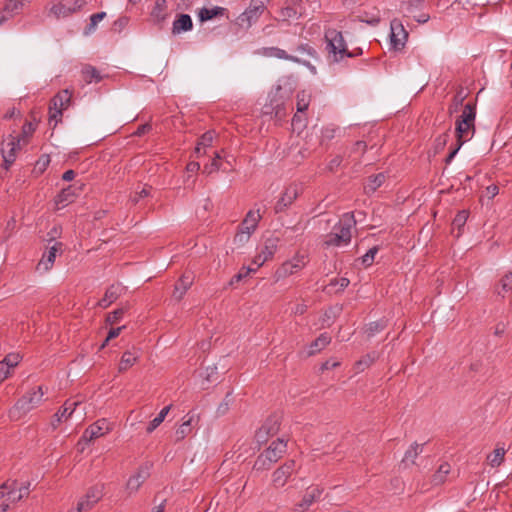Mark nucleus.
Masks as SVG:
<instances>
[{"mask_svg":"<svg viewBox=\"0 0 512 512\" xmlns=\"http://www.w3.org/2000/svg\"><path fill=\"white\" fill-rule=\"evenodd\" d=\"M300 193V188L297 184L289 185L285 191L283 192L280 199L275 204V212L279 213L284 211L288 206H290L298 197Z\"/></svg>","mask_w":512,"mask_h":512,"instance_id":"obj_14","label":"nucleus"},{"mask_svg":"<svg viewBox=\"0 0 512 512\" xmlns=\"http://www.w3.org/2000/svg\"><path fill=\"white\" fill-rule=\"evenodd\" d=\"M323 493V489L318 486H312L307 488L302 500L297 503L294 507L296 512H305L309 507L320 498Z\"/></svg>","mask_w":512,"mask_h":512,"instance_id":"obj_16","label":"nucleus"},{"mask_svg":"<svg viewBox=\"0 0 512 512\" xmlns=\"http://www.w3.org/2000/svg\"><path fill=\"white\" fill-rule=\"evenodd\" d=\"M423 2L424 0H406L403 5H405V10L407 12H412L414 9L420 7Z\"/></svg>","mask_w":512,"mask_h":512,"instance_id":"obj_56","label":"nucleus"},{"mask_svg":"<svg viewBox=\"0 0 512 512\" xmlns=\"http://www.w3.org/2000/svg\"><path fill=\"white\" fill-rule=\"evenodd\" d=\"M62 109L55 107L54 105L50 104L49 106V121H54V126L57 125L58 122L61 121L62 117Z\"/></svg>","mask_w":512,"mask_h":512,"instance_id":"obj_47","label":"nucleus"},{"mask_svg":"<svg viewBox=\"0 0 512 512\" xmlns=\"http://www.w3.org/2000/svg\"><path fill=\"white\" fill-rule=\"evenodd\" d=\"M310 103V94L301 91L297 94V111L304 112L308 109Z\"/></svg>","mask_w":512,"mask_h":512,"instance_id":"obj_42","label":"nucleus"},{"mask_svg":"<svg viewBox=\"0 0 512 512\" xmlns=\"http://www.w3.org/2000/svg\"><path fill=\"white\" fill-rule=\"evenodd\" d=\"M386 176L384 173H379L374 176H370L364 186L366 194L374 193L382 184L385 182Z\"/></svg>","mask_w":512,"mask_h":512,"instance_id":"obj_31","label":"nucleus"},{"mask_svg":"<svg viewBox=\"0 0 512 512\" xmlns=\"http://www.w3.org/2000/svg\"><path fill=\"white\" fill-rule=\"evenodd\" d=\"M286 451L287 441L284 438H277L257 457L254 463V469L257 471L269 469L273 463H276L282 458Z\"/></svg>","mask_w":512,"mask_h":512,"instance_id":"obj_3","label":"nucleus"},{"mask_svg":"<svg viewBox=\"0 0 512 512\" xmlns=\"http://www.w3.org/2000/svg\"><path fill=\"white\" fill-rule=\"evenodd\" d=\"M355 223L356 221L352 213L344 214L339 221L338 227H334L335 232L326 235L324 245L329 247L349 244L351 241V229Z\"/></svg>","mask_w":512,"mask_h":512,"instance_id":"obj_4","label":"nucleus"},{"mask_svg":"<svg viewBox=\"0 0 512 512\" xmlns=\"http://www.w3.org/2000/svg\"><path fill=\"white\" fill-rule=\"evenodd\" d=\"M326 50L332 62H339L344 57H354L356 54L348 51L340 31L329 28L325 31Z\"/></svg>","mask_w":512,"mask_h":512,"instance_id":"obj_2","label":"nucleus"},{"mask_svg":"<svg viewBox=\"0 0 512 512\" xmlns=\"http://www.w3.org/2000/svg\"><path fill=\"white\" fill-rule=\"evenodd\" d=\"M263 55L266 57H274L278 59H284L289 60L296 63H302V61L293 55L287 54V52L283 49H280L278 47H267L263 49ZM303 64H306V62H303Z\"/></svg>","mask_w":512,"mask_h":512,"instance_id":"obj_28","label":"nucleus"},{"mask_svg":"<svg viewBox=\"0 0 512 512\" xmlns=\"http://www.w3.org/2000/svg\"><path fill=\"white\" fill-rule=\"evenodd\" d=\"M112 429L110 422H108L105 418L99 419L95 423L91 424L84 431L81 440L85 442H90L95 440L101 436H104Z\"/></svg>","mask_w":512,"mask_h":512,"instance_id":"obj_9","label":"nucleus"},{"mask_svg":"<svg viewBox=\"0 0 512 512\" xmlns=\"http://www.w3.org/2000/svg\"><path fill=\"white\" fill-rule=\"evenodd\" d=\"M21 139L10 136L7 141L2 143L1 153L5 163V168L12 165L16 159V153L20 149Z\"/></svg>","mask_w":512,"mask_h":512,"instance_id":"obj_10","label":"nucleus"},{"mask_svg":"<svg viewBox=\"0 0 512 512\" xmlns=\"http://www.w3.org/2000/svg\"><path fill=\"white\" fill-rule=\"evenodd\" d=\"M295 465L296 463L294 460H289L277 468L272 474L273 486L276 488L283 487L295 471Z\"/></svg>","mask_w":512,"mask_h":512,"instance_id":"obj_11","label":"nucleus"},{"mask_svg":"<svg viewBox=\"0 0 512 512\" xmlns=\"http://www.w3.org/2000/svg\"><path fill=\"white\" fill-rule=\"evenodd\" d=\"M79 404V401L67 400L60 410L53 416L52 425L56 427L63 419H68Z\"/></svg>","mask_w":512,"mask_h":512,"instance_id":"obj_22","label":"nucleus"},{"mask_svg":"<svg viewBox=\"0 0 512 512\" xmlns=\"http://www.w3.org/2000/svg\"><path fill=\"white\" fill-rule=\"evenodd\" d=\"M278 247V239L276 238H268L264 242V246L261 249V251L254 257L253 264L259 268L262 266L266 261L271 259Z\"/></svg>","mask_w":512,"mask_h":512,"instance_id":"obj_13","label":"nucleus"},{"mask_svg":"<svg viewBox=\"0 0 512 512\" xmlns=\"http://www.w3.org/2000/svg\"><path fill=\"white\" fill-rule=\"evenodd\" d=\"M192 432V417L184 421L180 427L175 431V440L182 441L186 436Z\"/></svg>","mask_w":512,"mask_h":512,"instance_id":"obj_38","label":"nucleus"},{"mask_svg":"<svg viewBox=\"0 0 512 512\" xmlns=\"http://www.w3.org/2000/svg\"><path fill=\"white\" fill-rule=\"evenodd\" d=\"M467 218H468V212L465 210H462V211L458 212V214L455 216L452 224H453V226L461 228L466 223Z\"/></svg>","mask_w":512,"mask_h":512,"instance_id":"obj_52","label":"nucleus"},{"mask_svg":"<svg viewBox=\"0 0 512 512\" xmlns=\"http://www.w3.org/2000/svg\"><path fill=\"white\" fill-rule=\"evenodd\" d=\"M500 289H497L499 295H503L512 290V273L505 274L500 280Z\"/></svg>","mask_w":512,"mask_h":512,"instance_id":"obj_41","label":"nucleus"},{"mask_svg":"<svg viewBox=\"0 0 512 512\" xmlns=\"http://www.w3.org/2000/svg\"><path fill=\"white\" fill-rule=\"evenodd\" d=\"M77 189L78 188H76L74 185L62 189V191L58 194V196L55 199L56 206L58 208H63L66 205L72 203L76 197Z\"/></svg>","mask_w":512,"mask_h":512,"instance_id":"obj_26","label":"nucleus"},{"mask_svg":"<svg viewBox=\"0 0 512 512\" xmlns=\"http://www.w3.org/2000/svg\"><path fill=\"white\" fill-rule=\"evenodd\" d=\"M214 139V132L213 131H207L205 132L198 140V144L203 146V148H207L211 146Z\"/></svg>","mask_w":512,"mask_h":512,"instance_id":"obj_50","label":"nucleus"},{"mask_svg":"<svg viewBox=\"0 0 512 512\" xmlns=\"http://www.w3.org/2000/svg\"><path fill=\"white\" fill-rule=\"evenodd\" d=\"M423 444L413 443L410 448L405 452L402 462L407 464H414L417 456L423 451Z\"/></svg>","mask_w":512,"mask_h":512,"instance_id":"obj_35","label":"nucleus"},{"mask_svg":"<svg viewBox=\"0 0 512 512\" xmlns=\"http://www.w3.org/2000/svg\"><path fill=\"white\" fill-rule=\"evenodd\" d=\"M407 37L408 34L401 22L397 20L391 21L390 41L395 50H399L404 47Z\"/></svg>","mask_w":512,"mask_h":512,"instance_id":"obj_18","label":"nucleus"},{"mask_svg":"<svg viewBox=\"0 0 512 512\" xmlns=\"http://www.w3.org/2000/svg\"><path fill=\"white\" fill-rule=\"evenodd\" d=\"M448 138H449V129L436 139V148L437 149L443 148L446 145Z\"/></svg>","mask_w":512,"mask_h":512,"instance_id":"obj_60","label":"nucleus"},{"mask_svg":"<svg viewBox=\"0 0 512 512\" xmlns=\"http://www.w3.org/2000/svg\"><path fill=\"white\" fill-rule=\"evenodd\" d=\"M221 156L219 153H215V158L212 160V162L208 165L204 166L203 173L211 174L215 171H217L220 168L219 159Z\"/></svg>","mask_w":512,"mask_h":512,"instance_id":"obj_49","label":"nucleus"},{"mask_svg":"<svg viewBox=\"0 0 512 512\" xmlns=\"http://www.w3.org/2000/svg\"><path fill=\"white\" fill-rule=\"evenodd\" d=\"M265 114H274L276 118H282L285 115V109L282 104L277 103L273 105V101L271 100L270 105L265 106Z\"/></svg>","mask_w":512,"mask_h":512,"instance_id":"obj_43","label":"nucleus"},{"mask_svg":"<svg viewBox=\"0 0 512 512\" xmlns=\"http://www.w3.org/2000/svg\"><path fill=\"white\" fill-rule=\"evenodd\" d=\"M336 129L333 127H325L322 130V141L331 140L335 137Z\"/></svg>","mask_w":512,"mask_h":512,"instance_id":"obj_59","label":"nucleus"},{"mask_svg":"<svg viewBox=\"0 0 512 512\" xmlns=\"http://www.w3.org/2000/svg\"><path fill=\"white\" fill-rule=\"evenodd\" d=\"M50 163V159L48 156H43L41 157L37 162H36V165H35V170L38 169L39 170V173H42L46 168L47 166L49 165Z\"/></svg>","mask_w":512,"mask_h":512,"instance_id":"obj_57","label":"nucleus"},{"mask_svg":"<svg viewBox=\"0 0 512 512\" xmlns=\"http://www.w3.org/2000/svg\"><path fill=\"white\" fill-rule=\"evenodd\" d=\"M10 368L0 362V383L8 378L10 374Z\"/></svg>","mask_w":512,"mask_h":512,"instance_id":"obj_63","label":"nucleus"},{"mask_svg":"<svg viewBox=\"0 0 512 512\" xmlns=\"http://www.w3.org/2000/svg\"><path fill=\"white\" fill-rule=\"evenodd\" d=\"M270 0H250L249 6L247 9L241 13L237 22L240 26H245L246 28L251 27V25L260 18L263 12L267 8V3Z\"/></svg>","mask_w":512,"mask_h":512,"instance_id":"obj_6","label":"nucleus"},{"mask_svg":"<svg viewBox=\"0 0 512 512\" xmlns=\"http://www.w3.org/2000/svg\"><path fill=\"white\" fill-rule=\"evenodd\" d=\"M154 24L162 26V24L168 18L167 13V1L166 0H155L154 7L150 14Z\"/></svg>","mask_w":512,"mask_h":512,"instance_id":"obj_21","label":"nucleus"},{"mask_svg":"<svg viewBox=\"0 0 512 512\" xmlns=\"http://www.w3.org/2000/svg\"><path fill=\"white\" fill-rule=\"evenodd\" d=\"M124 314V309L120 308V309H116L114 310L112 313H110L108 316H107V319L106 321L109 323V324H115L117 322H119L122 318Z\"/></svg>","mask_w":512,"mask_h":512,"instance_id":"obj_53","label":"nucleus"},{"mask_svg":"<svg viewBox=\"0 0 512 512\" xmlns=\"http://www.w3.org/2000/svg\"><path fill=\"white\" fill-rule=\"evenodd\" d=\"M378 247L377 246H374L372 248H370L365 255H363L360 260H361V263L365 266V267H369L373 264L374 262V259H375V255L377 254L378 252Z\"/></svg>","mask_w":512,"mask_h":512,"instance_id":"obj_44","label":"nucleus"},{"mask_svg":"<svg viewBox=\"0 0 512 512\" xmlns=\"http://www.w3.org/2000/svg\"><path fill=\"white\" fill-rule=\"evenodd\" d=\"M385 328V324L383 322H372L368 324L366 332L369 336H373L375 333L382 331Z\"/></svg>","mask_w":512,"mask_h":512,"instance_id":"obj_54","label":"nucleus"},{"mask_svg":"<svg viewBox=\"0 0 512 512\" xmlns=\"http://www.w3.org/2000/svg\"><path fill=\"white\" fill-rule=\"evenodd\" d=\"M340 365V363L336 360L329 359L322 364L321 370H330L336 368Z\"/></svg>","mask_w":512,"mask_h":512,"instance_id":"obj_64","label":"nucleus"},{"mask_svg":"<svg viewBox=\"0 0 512 512\" xmlns=\"http://www.w3.org/2000/svg\"><path fill=\"white\" fill-rule=\"evenodd\" d=\"M62 246L63 244L61 242L54 243V245L42 255L36 267L37 271L43 273L49 271L54 265L57 253L62 250Z\"/></svg>","mask_w":512,"mask_h":512,"instance_id":"obj_15","label":"nucleus"},{"mask_svg":"<svg viewBox=\"0 0 512 512\" xmlns=\"http://www.w3.org/2000/svg\"><path fill=\"white\" fill-rule=\"evenodd\" d=\"M20 361V355L17 353L8 354L3 361H1L4 365L9 367L10 369L14 368L18 365Z\"/></svg>","mask_w":512,"mask_h":512,"instance_id":"obj_48","label":"nucleus"},{"mask_svg":"<svg viewBox=\"0 0 512 512\" xmlns=\"http://www.w3.org/2000/svg\"><path fill=\"white\" fill-rule=\"evenodd\" d=\"M306 257L304 255H297L290 262L296 268L297 271H300L306 265Z\"/></svg>","mask_w":512,"mask_h":512,"instance_id":"obj_55","label":"nucleus"},{"mask_svg":"<svg viewBox=\"0 0 512 512\" xmlns=\"http://www.w3.org/2000/svg\"><path fill=\"white\" fill-rule=\"evenodd\" d=\"M151 187H143L141 191L136 192L134 196L131 197V200L134 203H137L139 199L147 197L150 194Z\"/></svg>","mask_w":512,"mask_h":512,"instance_id":"obj_58","label":"nucleus"},{"mask_svg":"<svg viewBox=\"0 0 512 512\" xmlns=\"http://www.w3.org/2000/svg\"><path fill=\"white\" fill-rule=\"evenodd\" d=\"M24 497L22 489H16V482H5L0 486V499L10 503L18 502Z\"/></svg>","mask_w":512,"mask_h":512,"instance_id":"obj_19","label":"nucleus"},{"mask_svg":"<svg viewBox=\"0 0 512 512\" xmlns=\"http://www.w3.org/2000/svg\"><path fill=\"white\" fill-rule=\"evenodd\" d=\"M227 9L224 7L215 6L212 8L203 7L198 11V17L201 22L209 21L216 17H222L226 14Z\"/></svg>","mask_w":512,"mask_h":512,"instance_id":"obj_29","label":"nucleus"},{"mask_svg":"<svg viewBox=\"0 0 512 512\" xmlns=\"http://www.w3.org/2000/svg\"><path fill=\"white\" fill-rule=\"evenodd\" d=\"M34 131V125L31 122L26 121L22 127L21 136H18L17 138H20L23 144H27L28 138L33 134Z\"/></svg>","mask_w":512,"mask_h":512,"instance_id":"obj_45","label":"nucleus"},{"mask_svg":"<svg viewBox=\"0 0 512 512\" xmlns=\"http://www.w3.org/2000/svg\"><path fill=\"white\" fill-rule=\"evenodd\" d=\"M193 28V21L188 14H179L172 24V34L178 35Z\"/></svg>","mask_w":512,"mask_h":512,"instance_id":"obj_24","label":"nucleus"},{"mask_svg":"<svg viewBox=\"0 0 512 512\" xmlns=\"http://www.w3.org/2000/svg\"><path fill=\"white\" fill-rule=\"evenodd\" d=\"M82 74H83V79L87 83H91L93 80H95L96 82H99L102 79L99 71L95 67L90 66V65H87L82 69Z\"/></svg>","mask_w":512,"mask_h":512,"instance_id":"obj_39","label":"nucleus"},{"mask_svg":"<svg viewBox=\"0 0 512 512\" xmlns=\"http://www.w3.org/2000/svg\"><path fill=\"white\" fill-rule=\"evenodd\" d=\"M193 283V277L188 274H183L180 279L177 281L173 291V298L177 301H180L187 290L191 287Z\"/></svg>","mask_w":512,"mask_h":512,"instance_id":"obj_25","label":"nucleus"},{"mask_svg":"<svg viewBox=\"0 0 512 512\" xmlns=\"http://www.w3.org/2000/svg\"><path fill=\"white\" fill-rule=\"evenodd\" d=\"M124 288L120 284H113L107 288L102 299L99 300L98 305L102 308H107L115 302L122 294Z\"/></svg>","mask_w":512,"mask_h":512,"instance_id":"obj_23","label":"nucleus"},{"mask_svg":"<svg viewBox=\"0 0 512 512\" xmlns=\"http://www.w3.org/2000/svg\"><path fill=\"white\" fill-rule=\"evenodd\" d=\"M476 104L467 103L464 105L462 114L455 123L456 142L463 145L469 141L475 133Z\"/></svg>","mask_w":512,"mask_h":512,"instance_id":"obj_1","label":"nucleus"},{"mask_svg":"<svg viewBox=\"0 0 512 512\" xmlns=\"http://www.w3.org/2000/svg\"><path fill=\"white\" fill-rule=\"evenodd\" d=\"M373 359L370 356H367L356 363V367L358 370H363L365 367H368L372 363Z\"/></svg>","mask_w":512,"mask_h":512,"instance_id":"obj_62","label":"nucleus"},{"mask_svg":"<svg viewBox=\"0 0 512 512\" xmlns=\"http://www.w3.org/2000/svg\"><path fill=\"white\" fill-rule=\"evenodd\" d=\"M105 17H106L105 12H99V13H95V14L91 15L90 24L88 25L87 29H89V31L95 30L97 24L100 21H102Z\"/></svg>","mask_w":512,"mask_h":512,"instance_id":"obj_51","label":"nucleus"},{"mask_svg":"<svg viewBox=\"0 0 512 512\" xmlns=\"http://www.w3.org/2000/svg\"><path fill=\"white\" fill-rule=\"evenodd\" d=\"M349 283H350V281L348 278L342 277L340 279L332 280L330 285H338L340 290H343L349 285Z\"/></svg>","mask_w":512,"mask_h":512,"instance_id":"obj_61","label":"nucleus"},{"mask_svg":"<svg viewBox=\"0 0 512 512\" xmlns=\"http://www.w3.org/2000/svg\"><path fill=\"white\" fill-rule=\"evenodd\" d=\"M281 424V415L272 414L270 415L262 426L256 431L255 438L258 443L267 442L270 436H274L278 433Z\"/></svg>","mask_w":512,"mask_h":512,"instance_id":"obj_8","label":"nucleus"},{"mask_svg":"<svg viewBox=\"0 0 512 512\" xmlns=\"http://www.w3.org/2000/svg\"><path fill=\"white\" fill-rule=\"evenodd\" d=\"M103 497V487L96 485L90 487L85 496L78 501L79 509L89 511L91 510Z\"/></svg>","mask_w":512,"mask_h":512,"instance_id":"obj_12","label":"nucleus"},{"mask_svg":"<svg viewBox=\"0 0 512 512\" xmlns=\"http://www.w3.org/2000/svg\"><path fill=\"white\" fill-rule=\"evenodd\" d=\"M298 271L296 268L292 265L290 261L284 262L275 272V278L276 280H280L282 278H286L294 273H297Z\"/></svg>","mask_w":512,"mask_h":512,"instance_id":"obj_36","label":"nucleus"},{"mask_svg":"<svg viewBox=\"0 0 512 512\" xmlns=\"http://www.w3.org/2000/svg\"><path fill=\"white\" fill-rule=\"evenodd\" d=\"M331 342V337L327 333H322L309 346L307 356H312L323 350Z\"/></svg>","mask_w":512,"mask_h":512,"instance_id":"obj_30","label":"nucleus"},{"mask_svg":"<svg viewBox=\"0 0 512 512\" xmlns=\"http://www.w3.org/2000/svg\"><path fill=\"white\" fill-rule=\"evenodd\" d=\"M261 219V214L259 210L257 211H249L242 221L239 231L234 237V242L240 245L248 242L251 237V234L255 231L259 220Z\"/></svg>","mask_w":512,"mask_h":512,"instance_id":"obj_7","label":"nucleus"},{"mask_svg":"<svg viewBox=\"0 0 512 512\" xmlns=\"http://www.w3.org/2000/svg\"><path fill=\"white\" fill-rule=\"evenodd\" d=\"M44 391L42 386L23 395L10 409L9 417L13 420L20 419L23 415L38 407L43 402Z\"/></svg>","mask_w":512,"mask_h":512,"instance_id":"obj_5","label":"nucleus"},{"mask_svg":"<svg viewBox=\"0 0 512 512\" xmlns=\"http://www.w3.org/2000/svg\"><path fill=\"white\" fill-rule=\"evenodd\" d=\"M170 409L171 405H168L159 412V414L147 426V433H152L164 421Z\"/></svg>","mask_w":512,"mask_h":512,"instance_id":"obj_37","label":"nucleus"},{"mask_svg":"<svg viewBox=\"0 0 512 512\" xmlns=\"http://www.w3.org/2000/svg\"><path fill=\"white\" fill-rule=\"evenodd\" d=\"M71 102V93L69 90L65 89L57 93L53 99L51 100L50 104L54 105L55 107L61 108L62 110L68 108Z\"/></svg>","mask_w":512,"mask_h":512,"instance_id":"obj_32","label":"nucleus"},{"mask_svg":"<svg viewBox=\"0 0 512 512\" xmlns=\"http://www.w3.org/2000/svg\"><path fill=\"white\" fill-rule=\"evenodd\" d=\"M76 4V7H70L65 3L56 4L51 8V13H53L57 18L67 17L73 12H75L77 9L81 8L82 3H78L77 1Z\"/></svg>","mask_w":512,"mask_h":512,"instance_id":"obj_33","label":"nucleus"},{"mask_svg":"<svg viewBox=\"0 0 512 512\" xmlns=\"http://www.w3.org/2000/svg\"><path fill=\"white\" fill-rule=\"evenodd\" d=\"M504 448H496L491 454L488 455L487 459L492 467H498L504 460L505 456Z\"/></svg>","mask_w":512,"mask_h":512,"instance_id":"obj_40","label":"nucleus"},{"mask_svg":"<svg viewBox=\"0 0 512 512\" xmlns=\"http://www.w3.org/2000/svg\"><path fill=\"white\" fill-rule=\"evenodd\" d=\"M139 358V351L136 348L125 351L121 357L118 370L120 373L125 372L132 367Z\"/></svg>","mask_w":512,"mask_h":512,"instance_id":"obj_27","label":"nucleus"},{"mask_svg":"<svg viewBox=\"0 0 512 512\" xmlns=\"http://www.w3.org/2000/svg\"><path fill=\"white\" fill-rule=\"evenodd\" d=\"M451 467L448 463H442L438 470L432 476V483L434 485H441L446 481L448 474L450 473Z\"/></svg>","mask_w":512,"mask_h":512,"instance_id":"obj_34","label":"nucleus"},{"mask_svg":"<svg viewBox=\"0 0 512 512\" xmlns=\"http://www.w3.org/2000/svg\"><path fill=\"white\" fill-rule=\"evenodd\" d=\"M30 2L31 0H6L3 10L0 11V25L12 16L19 14Z\"/></svg>","mask_w":512,"mask_h":512,"instance_id":"obj_17","label":"nucleus"},{"mask_svg":"<svg viewBox=\"0 0 512 512\" xmlns=\"http://www.w3.org/2000/svg\"><path fill=\"white\" fill-rule=\"evenodd\" d=\"M148 477L149 468L147 466L140 467L138 471L134 475H132L127 481L126 490L128 491L129 495L137 492Z\"/></svg>","mask_w":512,"mask_h":512,"instance_id":"obj_20","label":"nucleus"},{"mask_svg":"<svg viewBox=\"0 0 512 512\" xmlns=\"http://www.w3.org/2000/svg\"><path fill=\"white\" fill-rule=\"evenodd\" d=\"M256 268L252 267H243L230 281V285H233L235 282L241 281L243 278L247 277L250 273L256 272Z\"/></svg>","mask_w":512,"mask_h":512,"instance_id":"obj_46","label":"nucleus"}]
</instances>
